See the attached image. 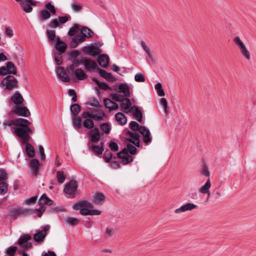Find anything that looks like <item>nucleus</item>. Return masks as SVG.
Returning <instances> with one entry per match:
<instances>
[{"mask_svg": "<svg viewBox=\"0 0 256 256\" xmlns=\"http://www.w3.org/2000/svg\"><path fill=\"white\" fill-rule=\"evenodd\" d=\"M31 124L32 123L28 120L22 118L10 120H5L3 122L4 128L12 125L17 126L14 128V130L22 143L26 142L30 138V134L33 132V130L29 127Z\"/></svg>", "mask_w": 256, "mask_h": 256, "instance_id": "f257e3e1", "label": "nucleus"}, {"mask_svg": "<svg viewBox=\"0 0 256 256\" xmlns=\"http://www.w3.org/2000/svg\"><path fill=\"white\" fill-rule=\"evenodd\" d=\"M14 104V112L18 116L28 117L30 113L28 108L24 106V98L20 93L16 92L10 98Z\"/></svg>", "mask_w": 256, "mask_h": 256, "instance_id": "f03ea898", "label": "nucleus"}, {"mask_svg": "<svg viewBox=\"0 0 256 256\" xmlns=\"http://www.w3.org/2000/svg\"><path fill=\"white\" fill-rule=\"evenodd\" d=\"M92 204L86 200H80L72 205L74 209L76 210L80 209V214L84 216L99 215L101 214L100 210L88 208H92Z\"/></svg>", "mask_w": 256, "mask_h": 256, "instance_id": "7ed1b4c3", "label": "nucleus"}, {"mask_svg": "<svg viewBox=\"0 0 256 256\" xmlns=\"http://www.w3.org/2000/svg\"><path fill=\"white\" fill-rule=\"evenodd\" d=\"M142 126H140L138 122L135 121H132L130 124V128L134 132L127 131L126 134L130 138H126V141L132 142L137 146L140 147V135L136 131H140V128Z\"/></svg>", "mask_w": 256, "mask_h": 256, "instance_id": "20e7f679", "label": "nucleus"}, {"mask_svg": "<svg viewBox=\"0 0 256 256\" xmlns=\"http://www.w3.org/2000/svg\"><path fill=\"white\" fill-rule=\"evenodd\" d=\"M234 42L238 48L242 55L246 58V60H249L251 58L250 53L248 50L244 43L240 39V36H237L234 39Z\"/></svg>", "mask_w": 256, "mask_h": 256, "instance_id": "39448f33", "label": "nucleus"}, {"mask_svg": "<svg viewBox=\"0 0 256 256\" xmlns=\"http://www.w3.org/2000/svg\"><path fill=\"white\" fill-rule=\"evenodd\" d=\"M31 239L32 237L28 234H22L20 236L18 244L22 250H26L32 247V244L29 242Z\"/></svg>", "mask_w": 256, "mask_h": 256, "instance_id": "423d86ee", "label": "nucleus"}, {"mask_svg": "<svg viewBox=\"0 0 256 256\" xmlns=\"http://www.w3.org/2000/svg\"><path fill=\"white\" fill-rule=\"evenodd\" d=\"M1 84L11 90L18 88V80L13 76H8L2 80Z\"/></svg>", "mask_w": 256, "mask_h": 256, "instance_id": "0eeeda50", "label": "nucleus"}, {"mask_svg": "<svg viewBox=\"0 0 256 256\" xmlns=\"http://www.w3.org/2000/svg\"><path fill=\"white\" fill-rule=\"evenodd\" d=\"M32 212L33 210L30 209L22 208H12L10 212L9 216L12 219H16L19 216L32 214Z\"/></svg>", "mask_w": 256, "mask_h": 256, "instance_id": "6e6552de", "label": "nucleus"}, {"mask_svg": "<svg viewBox=\"0 0 256 256\" xmlns=\"http://www.w3.org/2000/svg\"><path fill=\"white\" fill-rule=\"evenodd\" d=\"M77 188L78 184L76 182L75 180H71L66 184L64 191L66 194L69 195L70 198H74Z\"/></svg>", "mask_w": 256, "mask_h": 256, "instance_id": "1a4fd4ad", "label": "nucleus"}, {"mask_svg": "<svg viewBox=\"0 0 256 256\" xmlns=\"http://www.w3.org/2000/svg\"><path fill=\"white\" fill-rule=\"evenodd\" d=\"M80 64H83L86 70L90 72L96 69H99L96 62L85 57L80 58Z\"/></svg>", "mask_w": 256, "mask_h": 256, "instance_id": "9d476101", "label": "nucleus"}, {"mask_svg": "<svg viewBox=\"0 0 256 256\" xmlns=\"http://www.w3.org/2000/svg\"><path fill=\"white\" fill-rule=\"evenodd\" d=\"M16 68L14 64L11 62H8L6 63V66H2L0 68V75L6 76L8 74H16Z\"/></svg>", "mask_w": 256, "mask_h": 256, "instance_id": "9b49d317", "label": "nucleus"}, {"mask_svg": "<svg viewBox=\"0 0 256 256\" xmlns=\"http://www.w3.org/2000/svg\"><path fill=\"white\" fill-rule=\"evenodd\" d=\"M50 229L49 225L44 226L42 230H37V232L34 235V239L36 242H42L46 236V232Z\"/></svg>", "mask_w": 256, "mask_h": 256, "instance_id": "f8f14e48", "label": "nucleus"}, {"mask_svg": "<svg viewBox=\"0 0 256 256\" xmlns=\"http://www.w3.org/2000/svg\"><path fill=\"white\" fill-rule=\"evenodd\" d=\"M84 116H90V118L98 120H100L106 116V114L102 110H94L90 113L88 112H84Z\"/></svg>", "mask_w": 256, "mask_h": 256, "instance_id": "ddd939ff", "label": "nucleus"}, {"mask_svg": "<svg viewBox=\"0 0 256 256\" xmlns=\"http://www.w3.org/2000/svg\"><path fill=\"white\" fill-rule=\"evenodd\" d=\"M140 132L143 136L142 140L146 144H148L152 142L150 131L144 126H141Z\"/></svg>", "mask_w": 256, "mask_h": 256, "instance_id": "4468645a", "label": "nucleus"}, {"mask_svg": "<svg viewBox=\"0 0 256 256\" xmlns=\"http://www.w3.org/2000/svg\"><path fill=\"white\" fill-rule=\"evenodd\" d=\"M84 36L81 34L73 36L70 41V46L72 48H76L80 43L85 41Z\"/></svg>", "mask_w": 256, "mask_h": 256, "instance_id": "2eb2a0df", "label": "nucleus"}, {"mask_svg": "<svg viewBox=\"0 0 256 256\" xmlns=\"http://www.w3.org/2000/svg\"><path fill=\"white\" fill-rule=\"evenodd\" d=\"M90 140L92 142H97L100 138V134L97 128L91 130L89 132Z\"/></svg>", "mask_w": 256, "mask_h": 256, "instance_id": "dca6fc26", "label": "nucleus"}, {"mask_svg": "<svg viewBox=\"0 0 256 256\" xmlns=\"http://www.w3.org/2000/svg\"><path fill=\"white\" fill-rule=\"evenodd\" d=\"M56 73L58 78L63 82H67L70 80V78L67 75L64 68L58 67L56 70Z\"/></svg>", "mask_w": 256, "mask_h": 256, "instance_id": "f3484780", "label": "nucleus"}, {"mask_svg": "<svg viewBox=\"0 0 256 256\" xmlns=\"http://www.w3.org/2000/svg\"><path fill=\"white\" fill-rule=\"evenodd\" d=\"M196 205L194 204L188 203L184 206H182L180 208H176L174 210V212L176 214H178L185 212L187 210H192L196 208Z\"/></svg>", "mask_w": 256, "mask_h": 256, "instance_id": "a211bd4d", "label": "nucleus"}, {"mask_svg": "<svg viewBox=\"0 0 256 256\" xmlns=\"http://www.w3.org/2000/svg\"><path fill=\"white\" fill-rule=\"evenodd\" d=\"M129 112L133 114L134 118L138 122H141L142 121V112L139 110L138 106H132L129 110Z\"/></svg>", "mask_w": 256, "mask_h": 256, "instance_id": "6ab92c4d", "label": "nucleus"}, {"mask_svg": "<svg viewBox=\"0 0 256 256\" xmlns=\"http://www.w3.org/2000/svg\"><path fill=\"white\" fill-rule=\"evenodd\" d=\"M127 150L123 149L121 152L118 153V156L120 158H122L125 161L126 164H129L133 160L132 156L128 155Z\"/></svg>", "mask_w": 256, "mask_h": 256, "instance_id": "aec40b11", "label": "nucleus"}, {"mask_svg": "<svg viewBox=\"0 0 256 256\" xmlns=\"http://www.w3.org/2000/svg\"><path fill=\"white\" fill-rule=\"evenodd\" d=\"M98 62L101 67L106 68L109 64V57L107 54H102L98 57Z\"/></svg>", "mask_w": 256, "mask_h": 256, "instance_id": "412c9836", "label": "nucleus"}, {"mask_svg": "<svg viewBox=\"0 0 256 256\" xmlns=\"http://www.w3.org/2000/svg\"><path fill=\"white\" fill-rule=\"evenodd\" d=\"M132 104L130 100L128 98H124L120 102V106L122 107V110L128 113L131 106Z\"/></svg>", "mask_w": 256, "mask_h": 256, "instance_id": "4be33fe9", "label": "nucleus"}, {"mask_svg": "<svg viewBox=\"0 0 256 256\" xmlns=\"http://www.w3.org/2000/svg\"><path fill=\"white\" fill-rule=\"evenodd\" d=\"M82 117L84 119L82 122L84 127L88 129H91L94 127V122L90 116H84V112H83Z\"/></svg>", "mask_w": 256, "mask_h": 256, "instance_id": "5701e85b", "label": "nucleus"}, {"mask_svg": "<svg viewBox=\"0 0 256 256\" xmlns=\"http://www.w3.org/2000/svg\"><path fill=\"white\" fill-rule=\"evenodd\" d=\"M104 102L105 106L110 110H117L118 108V104L110 98H104Z\"/></svg>", "mask_w": 256, "mask_h": 256, "instance_id": "b1692460", "label": "nucleus"}, {"mask_svg": "<svg viewBox=\"0 0 256 256\" xmlns=\"http://www.w3.org/2000/svg\"><path fill=\"white\" fill-rule=\"evenodd\" d=\"M72 74H74L75 78L78 80H83L88 77L86 74L81 68L76 69Z\"/></svg>", "mask_w": 256, "mask_h": 256, "instance_id": "393cba45", "label": "nucleus"}, {"mask_svg": "<svg viewBox=\"0 0 256 256\" xmlns=\"http://www.w3.org/2000/svg\"><path fill=\"white\" fill-rule=\"evenodd\" d=\"M98 74L100 76L104 78L109 82H113L116 80V78L112 76V74L111 73L108 72L104 70L100 69L98 71Z\"/></svg>", "mask_w": 256, "mask_h": 256, "instance_id": "a878e982", "label": "nucleus"}, {"mask_svg": "<svg viewBox=\"0 0 256 256\" xmlns=\"http://www.w3.org/2000/svg\"><path fill=\"white\" fill-rule=\"evenodd\" d=\"M118 92L122 93L124 97L128 98L130 96L129 88L126 84H120L118 86Z\"/></svg>", "mask_w": 256, "mask_h": 256, "instance_id": "bb28decb", "label": "nucleus"}, {"mask_svg": "<svg viewBox=\"0 0 256 256\" xmlns=\"http://www.w3.org/2000/svg\"><path fill=\"white\" fill-rule=\"evenodd\" d=\"M86 51L90 55L95 56L100 53V50L94 46H89L86 48Z\"/></svg>", "mask_w": 256, "mask_h": 256, "instance_id": "cd10ccee", "label": "nucleus"}, {"mask_svg": "<svg viewBox=\"0 0 256 256\" xmlns=\"http://www.w3.org/2000/svg\"><path fill=\"white\" fill-rule=\"evenodd\" d=\"M66 44L65 42L60 40L59 38L56 39V42L55 45L56 48L60 52H64L66 48Z\"/></svg>", "mask_w": 256, "mask_h": 256, "instance_id": "c85d7f7f", "label": "nucleus"}, {"mask_svg": "<svg viewBox=\"0 0 256 256\" xmlns=\"http://www.w3.org/2000/svg\"><path fill=\"white\" fill-rule=\"evenodd\" d=\"M211 187V182L210 179L208 178L205 184L202 186L198 190V192L202 194L209 193L210 188Z\"/></svg>", "mask_w": 256, "mask_h": 256, "instance_id": "c756f323", "label": "nucleus"}, {"mask_svg": "<svg viewBox=\"0 0 256 256\" xmlns=\"http://www.w3.org/2000/svg\"><path fill=\"white\" fill-rule=\"evenodd\" d=\"M80 34L84 36L86 38H90L92 37L93 34L92 31L86 26H82L80 29Z\"/></svg>", "mask_w": 256, "mask_h": 256, "instance_id": "7c9ffc66", "label": "nucleus"}, {"mask_svg": "<svg viewBox=\"0 0 256 256\" xmlns=\"http://www.w3.org/2000/svg\"><path fill=\"white\" fill-rule=\"evenodd\" d=\"M104 200L105 196L102 192H96L94 195V202L95 204H102Z\"/></svg>", "mask_w": 256, "mask_h": 256, "instance_id": "2f4dec72", "label": "nucleus"}, {"mask_svg": "<svg viewBox=\"0 0 256 256\" xmlns=\"http://www.w3.org/2000/svg\"><path fill=\"white\" fill-rule=\"evenodd\" d=\"M28 141L26 142H25L24 144H26V151L27 156L30 158H32L34 156L35 154V151L34 150V147L32 146L30 144V143L28 142Z\"/></svg>", "mask_w": 256, "mask_h": 256, "instance_id": "473e14b6", "label": "nucleus"}, {"mask_svg": "<svg viewBox=\"0 0 256 256\" xmlns=\"http://www.w3.org/2000/svg\"><path fill=\"white\" fill-rule=\"evenodd\" d=\"M116 121L121 125H124L126 122V118L125 116L122 112H118L115 115Z\"/></svg>", "mask_w": 256, "mask_h": 256, "instance_id": "72a5a7b5", "label": "nucleus"}, {"mask_svg": "<svg viewBox=\"0 0 256 256\" xmlns=\"http://www.w3.org/2000/svg\"><path fill=\"white\" fill-rule=\"evenodd\" d=\"M38 202L40 204H46L48 205H52L53 201L50 200L46 194H43L39 199Z\"/></svg>", "mask_w": 256, "mask_h": 256, "instance_id": "f704fd0d", "label": "nucleus"}, {"mask_svg": "<svg viewBox=\"0 0 256 256\" xmlns=\"http://www.w3.org/2000/svg\"><path fill=\"white\" fill-rule=\"evenodd\" d=\"M100 146L97 145H94L92 146V149L93 151H94L96 154H102L104 151V143L103 142H101L100 143Z\"/></svg>", "mask_w": 256, "mask_h": 256, "instance_id": "c9c22d12", "label": "nucleus"}, {"mask_svg": "<svg viewBox=\"0 0 256 256\" xmlns=\"http://www.w3.org/2000/svg\"><path fill=\"white\" fill-rule=\"evenodd\" d=\"M30 166L31 168L34 170L36 175L40 167V163L38 160L32 159L30 161Z\"/></svg>", "mask_w": 256, "mask_h": 256, "instance_id": "e433bc0d", "label": "nucleus"}, {"mask_svg": "<svg viewBox=\"0 0 256 256\" xmlns=\"http://www.w3.org/2000/svg\"><path fill=\"white\" fill-rule=\"evenodd\" d=\"M20 6L22 8V10L26 12V13H30L32 12L33 8L31 6V4H27L26 2H24L22 1L20 3Z\"/></svg>", "mask_w": 256, "mask_h": 256, "instance_id": "4c0bfd02", "label": "nucleus"}, {"mask_svg": "<svg viewBox=\"0 0 256 256\" xmlns=\"http://www.w3.org/2000/svg\"><path fill=\"white\" fill-rule=\"evenodd\" d=\"M79 30V26L78 24H74L73 26L70 29L68 34L71 36H75V35L78 32Z\"/></svg>", "mask_w": 256, "mask_h": 256, "instance_id": "58836bf2", "label": "nucleus"}, {"mask_svg": "<svg viewBox=\"0 0 256 256\" xmlns=\"http://www.w3.org/2000/svg\"><path fill=\"white\" fill-rule=\"evenodd\" d=\"M132 143L130 142L127 144L126 148H124V149L127 150L126 152H128H128L133 155L136 154V148L135 146L132 145Z\"/></svg>", "mask_w": 256, "mask_h": 256, "instance_id": "ea45409f", "label": "nucleus"}, {"mask_svg": "<svg viewBox=\"0 0 256 256\" xmlns=\"http://www.w3.org/2000/svg\"><path fill=\"white\" fill-rule=\"evenodd\" d=\"M80 64V60L74 58L72 61V64L70 66L69 68L72 73L75 70V68L78 67Z\"/></svg>", "mask_w": 256, "mask_h": 256, "instance_id": "a19ab883", "label": "nucleus"}, {"mask_svg": "<svg viewBox=\"0 0 256 256\" xmlns=\"http://www.w3.org/2000/svg\"><path fill=\"white\" fill-rule=\"evenodd\" d=\"M40 16L42 20H45L50 18V14L47 10L42 9L40 11Z\"/></svg>", "mask_w": 256, "mask_h": 256, "instance_id": "79ce46f5", "label": "nucleus"}, {"mask_svg": "<svg viewBox=\"0 0 256 256\" xmlns=\"http://www.w3.org/2000/svg\"><path fill=\"white\" fill-rule=\"evenodd\" d=\"M70 109L72 114L74 116H76L80 112V107L79 104H74L71 106Z\"/></svg>", "mask_w": 256, "mask_h": 256, "instance_id": "37998d69", "label": "nucleus"}, {"mask_svg": "<svg viewBox=\"0 0 256 256\" xmlns=\"http://www.w3.org/2000/svg\"><path fill=\"white\" fill-rule=\"evenodd\" d=\"M94 81L96 82V84L98 85V87L102 90H108L110 89V86L105 82H99L98 80H94Z\"/></svg>", "mask_w": 256, "mask_h": 256, "instance_id": "c03bdc74", "label": "nucleus"}, {"mask_svg": "<svg viewBox=\"0 0 256 256\" xmlns=\"http://www.w3.org/2000/svg\"><path fill=\"white\" fill-rule=\"evenodd\" d=\"M8 184L4 182H0V194H5L8 191Z\"/></svg>", "mask_w": 256, "mask_h": 256, "instance_id": "a18cd8bd", "label": "nucleus"}, {"mask_svg": "<svg viewBox=\"0 0 256 256\" xmlns=\"http://www.w3.org/2000/svg\"><path fill=\"white\" fill-rule=\"evenodd\" d=\"M100 129L106 134H108L111 130L110 126L108 123H104L100 125Z\"/></svg>", "mask_w": 256, "mask_h": 256, "instance_id": "49530a36", "label": "nucleus"}, {"mask_svg": "<svg viewBox=\"0 0 256 256\" xmlns=\"http://www.w3.org/2000/svg\"><path fill=\"white\" fill-rule=\"evenodd\" d=\"M18 248L16 246H11L6 250V254L8 256H14Z\"/></svg>", "mask_w": 256, "mask_h": 256, "instance_id": "de8ad7c7", "label": "nucleus"}, {"mask_svg": "<svg viewBox=\"0 0 256 256\" xmlns=\"http://www.w3.org/2000/svg\"><path fill=\"white\" fill-rule=\"evenodd\" d=\"M56 178L60 184H62L66 180V177L64 174L63 172L58 171L56 172Z\"/></svg>", "mask_w": 256, "mask_h": 256, "instance_id": "09e8293b", "label": "nucleus"}, {"mask_svg": "<svg viewBox=\"0 0 256 256\" xmlns=\"http://www.w3.org/2000/svg\"><path fill=\"white\" fill-rule=\"evenodd\" d=\"M155 88L157 90L158 94L160 96H164L165 94L162 88V86L160 83L158 82L157 84L155 86Z\"/></svg>", "mask_w": 256, "mask_h": 256, "instance_id": "8fccbe9b", "label": "nucleus"}, {"mask_svg": "<svg viewBox=\"0 0 256 256\" xmlns=\"http://www.w3.org/2000/svg\"><path fill=\"white\" fill-rule=\"evenodd\" d=\"M46 8L48 10L49 12L52 14L54 15L56 14V10L54 6L50 3L48 2L45 6Z\"/></svg>", "mask_w": 256, "mask_h": 256, "instance_id": "3c124183", "label": "nucleus"}, {"mask_svg": "<svg viewBox=\"0 0 256 256\" xmlns=\"http://www.w3.org/2000/svg\"><path fill=\"white\" fill-rule=\"evenodd\" d=\"M134 80L136 82H144L146 80L144 74L141 72L138 73L135 75Z\"/></svg>", "mask_w": 256, "mask_h": 256, "instance_id": "603ef678", "label": "nucleus"}, {"mask_svg": "<svg viewBox=\"0 0 256 256\" xmlns=\"http://www.w3.org/2000/svg\"><path fill=\"white\" fill-rule=\"evenodd\" d=\"M71 8L74 11L79 12L82 10V6L80 4L76 2H73L71 4Z\"/></svg>", "mask_w": 256, "mask_h": 256, "instance_id": "864d4df0", "label": "nucleus"}, {"mask_svg": "<svg viewBox=\"0 0 256 256\" xmlns=\"http://www.w3.org/2000/svg\"><path fill=\"white\" fill-rule=\"evenodd\" d=\"M46 32L48 39L51 41H54L56 38L55 31L53 30H47Z\"/></svg>", "mask_w": 256, "mask_h": 256, "instance_id": "5fc2aeb1", "label": "nucleus"}, {"mask_svg": "<svg viewBox=\"0 0 256 256\" xmlns=\"http://www.w3.org/2000/svg\"><path fill=\"white\" fill-rule=\"evenodd\" d=\"M66 221L70 224L73 226L76 225L79 222L78 219L71 217L68 218Z\"/></svg>", "mask_w": 256, "mask_h": 256, "instance_id": "6e6d98bb", "label": "nucleus"}, {"mask_svg": "<svg viewBox=\"0 0 256 256\" xmlns=\"http://www.w3.org/2000/svg\"><path fill=\"white\" fill-rule=\"evenodd\" d=\"M112 156V154L108 150H106L105 153V156H104V160L106 162H109Z\"/></svg>", "mask_w": 256, "mask_h": 256, "instance_id": "4d7b16f0", "label": "nucleus"}, {"mask_svg": "<svg viewBox=\"0 0 256 256\" xmlns=\"http://www.w3.org/2000/svg\"><path fill=\"white\" fill-rule=\"evenodd\" d=\"M8 178L7 174L4 170L0 169V182L6 180Z\"/></svg>", "mask_w": 256, "mask_h": 256, "instance_id": "13d9d810", "label": "nucleus"}, {"mask_svg": "<svg viewBox=\"0 0 256 256\" xmlns=\"http://www.w3.org/2000/svg\"><path fill=\"white\" fill-rule=\"evenodd\" d=\"M112 98L117 102H121L124 98L119 94H114L112 95Z\"/></svg>", "mask_w": 256, "mask_h": 256, "instance_id": "bf43d9fd", "label": "nucleus"}, {"mask_svg": "<svg viewBox=\"0 0 256 256\" xmlns=\"http://www.w3.org/2000/svg\"><path fill=\"white\" fill-rule=\"evenodd\" d=\"M48 26L51 28H56L59 26V22L56 19H54L50 22Z\"/></svg>", "mask_w": 256, "mask_h": 256, "instance_id": "052dcab7", "label": "nucleus"}, {"mask_svg": "<svg viewBox=\"0 0 256 256\" xmlns=\"http://www.w3.org/2000/svg\"><path fill=\"white\" fill-rule=\"evenodd\" d=\"M70 18V16H58V19L60 23L64 24L66 23Z\"/></svg>", "mask_w": 256, "mask_h": 256, "instance_id": "680f3d73", "label": "nucleus"}, {"mask_svg": "<svg viewBox=\"0 0 256 256\" xmlns=\"http://www.w3.org/2000/svg\"><path fill=\"white\" fill-rule=\"evenodd\" d=\"M109 146L110 150L113 152H116L118 150V144L115 142H111L110 143Z\"/></svg>", "mask_w": 256, "mask_h": 256, "instance_id": "e2e57ef3", "label": "nucleus"}, {"mask_svg": "<svg viewBox=\"0 0 256 256\" xmlns=\"http://www.w3.org/2000/svg\"><path fill=\"white\" fill-rule=\"evenodd\" d=\"M75 126L77 128H80L82 127V118L80 116H76L74 118Z\"/></svg>", "mask_w": 256, "mask_h": 256, "instance_id": "0e129e2a", "label": "nucleus"}, {"mask_svg": "<svg viewBox=\"0 0 256 256\" xmlns=\"http://www.w3.org/2000/svg\"><path fill=\"white\" fill-rule=\"evenodd\" d=\"M68 94L72 96V100L76 102L77 100V96L76 92L74 90H68Z\"/></svg>", "mask_w": 256, "mask_h": 256, "instance_id": "69168bd1", "label": "nucleus"}, {"mask_svg": "<svg viewBox=\"0 0 256 256\" xmlns=\"http://www.w3.org/2000/svg\"><path fill=\"white\" fill-rule=\"evenodd\" d=\"M201 173L204 176H210V172L208 169V168L206 166H204L202 169Z\"/></svg>", "mask_w": 256, "mask_h": 256, "instance_id": "338daca9", "label": "nucleus"}, {"mask_svg": "<svg viewBox=\"0 0 256 256\" xmlns=\"http://www.w3.org/2000/svg\"><path fill=\"white\" fill-rule=\"evenodd\" d=\"M160 104L163 106L164 110L166 112H167V108H168V102L165 98H162L160 99Z\"/></svg>", "mask_w": 256, "mask_h": 256, "instance_id": "774afa93", "label": "nucleus"}]
</instances>
